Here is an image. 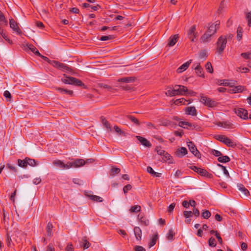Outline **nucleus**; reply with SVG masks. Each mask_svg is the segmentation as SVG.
Segmentation results:
<instances>
[{"label":"nucleus","instance_id":"obj_1","mask_svg":"<svg viewBox=\"0 0 251 251\" xmlns=\"http://www.w3.org/2000/svg\"><path fill=\"white\" fill-rule=\"evenodd\" d=\"M187 91V87L182 85H175L173 88H170L166 92L168 96L173 97L176 95H184Z\"/></svg>","mask_w":251,"mask_h":251},{"label":"nucleus","instance_id":"obj_2","mask_svg":"<svg viewBox=\"0 0 251 251\" xmlns=\"http://www.w3.org/2000/svg\"><path fill=\"white\" fill-rule=\"evenodd\" d=\"M227 43L226 36H221L217 42V50L219 54H221L224 50Z\"/></svg>","mask_w":251,"mask_h":251},{"label":"nucleus","instance_id":"obj_3","mask_svg":"<svg viewBox=\"0 0 251 251\" xmlns=\"http://www.w3.org/2000/svg\"><path fill=\"white\" fill-rule=\"evenodd\" d=\"M215 138L217 140L224 143L228 147H235L236 145L235 143L225 135H216L215 136Z\"/></svg>","mask_w":251,"mask_h":251},{"label":"nucleus","instance_id":"obj_4","mask_svg":"<svg viewBox=\"0 0 251 251\" xmlns=\"http://www.w3.org/2000/svg\"><path fill=\"white\" fill-rule=\"evenodd\" d=\"M50 64L53 67L64 72H71L72 69L68 66L56 61H52Z\"/></svg>","mask_w":251,"mask_h":251},{"label":"nucleus","instance_id":"obj_5","mask_svg":"<svg viewBox=\"0 0 251 251\" xmlns=\"http://www.w3.org/2000/svg\"><path fill=\"white\" fill-rule=\"evenodd\" d=\"M220 24V22L219 21H216L212 24H209L208 29L206 31L213 36L219 28Z\"/></svg>","mask_w":251,"mask_h":251},{"label":"nucleus","instance_id":"obj_6","mask_svg":"<svg viewBox=\"0 0 251 251\" xmlns=\"http://www.w3.org/2000/svg\"><path fill=\"white\" fill-rule=\"evenodd\" d=\"M234 111L241 119L243 120H248L249 119L248 111L245 109L242 108H234Z\"/></svg>","mask_w":251,"mask_h":251},{"label":"nucleus","instance_id":"obj_7","mask_svg":"<svg viewBox=\"0 0 251 251\" xmlns=\"http://www.w3.org/2000/svg\"><path fill=\"white\" fill-rule=\"evenodd\" d=\"M200 101L205 105L210 107L216 106L217 105V102L215 101L204 96L201 97Z\"/></svg>","mask_w":251,"mask_h":251},{"label":"nucleus","instance_id":"obj_8","mask_svg":"<svg viewBox=\"0 0 251 251\" xmlns=\"http://www.w3.org/2000/svg\"><path fill=\"white\" fill-rule=\"evenodd\" d=\"M196 30V26L195 25L192 26L188 30V35L192 42H194L195 39L197 37Z\"/></svg>","mask_w":251,"mask_h":251},{"label":"nucleus","instance_id":"obj_9","mask_svg":"<svg viewBox=\"0 0 251 251\" xmlns=\"http://www.w3.org/2000/svg\"><path fill=\"white\" fill-rule=\"evenodd\" d=\"M188 146L190 151L196 157H200V153L195 145L192 142H187Z\"/></svg>","mask_w":251,"mask_h":251},{"label":"nucleus","instance_id":"obj_10","mask_svg":"<svg viewBox=\"0 0 251 251\" xmlns=\"http://www.w3.org/2000/svg\"><path fill=\"white\" fill-rule=\"evenodd\" d=\"M193 67L195 70L196 74L201 77H204L202 68L201 67L199 63H195L193 65Z\"/></svg>","mask_w":251,"mask_h":251},{"label":"nucleus","instance_id":"obj_11","mask_svg":"<svg viewBox=\"0 0 251 251\" xmlns=\"http://www.w3.org/2000/svg\"><path fill=\"white\" fill-rule=\"evenodd\" d=\"M135 79L136 78L134 77H125L118 79L117 82L119 83L128 84L134 82Z\"/></svg>","mask_w":251,"mask_h":251},{"label":"nucleus","instance_id":"obj_12","mask_svg":"<svg viewBox=\"0 0 251 251\" xmlns=\"http://www.w3.org/2000/svg\"><path fill=\"white\" fill-rule=\"evenodd\" d=\"M244 90V87L241 85H239L234 87H231L227 90V92L233 94L236 93L242 92Z\"/></svg>","mask_w":251,"mask_h":251},{"label":"nucleus","instance_id":"obj_13","mask_svg":"<svg viewBox=\"0 0 251 251\" xmlns=\"http://www.w3.org/2000/svg\"><path fill=\"white\" fill-rule=\"evenodd\" d=\"M179 38L178 34H175L173 36H171L168 39V46L169 47L174 46L177 42Z\"/></svg>","mask_w":251,"mask_h":251},{"label":"nucleus","instance_id":"obj_14","mask_svg":"<svg viewBox=\"0 0 251 251\" xmlns=\"http://www.w3.org/2000/svg\"><path fill=\"white\" fill-rule=\"evenodd\" d=\"M212 36V34L206 31L201 37V42L203 43L209 42L211 40Z\"/></svg>","mask_w":251,"mask_h":251},{"label":"nucleus","instance_id":"obj_15","mask_svg":"<svg viewBox=\"0 0 251 251\" xmlns=\"http://www.w3.org/2000/svg\"><path fill=\"white\" fill-rule=\"evenodd\" d=\"M10 26L13 30L16 31L18 33H21V31L18 26L17 23L13 19H10L9 21Z\"/></svg>","mask_w":251,"mask_h":251},{"label":"nucleus","instance_id":"obj_16","mask_svg":"<svg viewBox=\"0 0 251 251\" xmlns=\"http://www.w3.org/2000/svg\"><path fill=\"white\" fill-rule=\"evenodd\" d=\"M192 60H189L185 63L181 65L176 70L177 73H181L185 71L191 64Z\"/></svg>","mask_w":251,"mask_h":251},{"label":"nucleus","instance_id":"obj_17","mask_svg":"<svg viewBox=\"0 0 251 251\" xmlns=\"http://www.w3.org/2000/svg\"><path fill=\"white\" fill-rule=\"evenodd\" d=\"M179 126L183 128H186L187 129H194L195 128L198 126H195L187 122H180Z\"/></svg>","mask_w":251,"mask_h":251},{"label":"nucleus","instance_id":"obj_18","mask_svg":"<svg viewBox=\"0 0 251 251\" xmlns=\"http://www.w3.org/2000/svg\"><path fill=\"white\" fill-rule=\"evenodd\" d=\"M136 138L143 146L149 148L151 147V143L149 141H148L146 138L140 136H137Z\"/></svg>","mask_w":251,"mask_h":251},{"label":"nucleus","instance_id":"obj_19","mask_svg":"<svg viewBox=\"0 0 251 251\" xmlns=\"http://www.w3.org/2000/svg\"><path fill=\"white\" fill-rule=\"evenodd\" d=\"M197 173L202 176H205L207 178L212 177V175L208 173L206 170L200 168L199 171Z\"/></svg>","mask_w":251,"mask_h":251},{"label":"nucleus","instance_id":"obj_20","mask_svg":"<svg viewBox=\"0 0 251 251\" xmlns=\"http://www.w3.org/2000/svg\"><path fill=\"white\" fill-rule=\"evenodd\" d=\"M134 233L136 239L138 241H140L142 239V231L139 227L136 226L134 228Z\"/></svg>","mask_w":251,"mask_h":251},{"label":"nucleus","instance_id":"obj_21","mask_svg":"<svg viewBox=\"0 0 251 251\" xmlns=\"http://www.w3.org/2000/svg\"><path fill=\"white\" fill-rule=\"evenodd\" d=\"M186 114L192 116L197 115V111L194 106L187 107L185 108Z\"/></svg>","mask_w":251,"mask_h":251},{"label":"nucleus","instance_id":"obj_22","mask_svg":"<svg viewBox=\"0 0 251 251\" xmlns=\"http://www.w3.org/2000/svg\"><path fill=\"white\" fill-rule=\"evenodd\" d=\"M71 79V85L78 86H84V84L80 80L73 77H72Z\"/></svg>","mask_w":251,"mask_h":251},{"label":"nucleus","instance_id":"obj_23","mask_svg":"<svg viewBox=\"0 0 251 251\" xmlns=\"http://www.w3.org/2000/svg\"><path fill=\"white\" fill-rule=\"evenodd\" d=\"M187 153V149L184 147H181V148L178 149L176 151V155L179 157L184 156Z\"/></svg>","mask_w":251,"mask_h":251},{"label":"nucleus","instance_id":"obj_24","mask_svg":"<svg viewBox=\"0 0 251 251\" xmlns=\"http://www.w3.org/2000/svg\"><path fill=\"white\" fill-rule=\"evenodd\" d=\"M162 155H163L162 159L164 161L166 162V161H168V163L170 164H173L174 163L173 159L172 158V157L168 152H166L165 151L164 153L162 154Z\"/></svg>","mask_w":251,"mask_h":251},{"label":"nucleus","instance_id":"obj_25","mask_svg":"<svg viewBox=\"0 0 251 251\" xmlns=\"http://www.w3.org/2000/svg\"><path fill=\"white\" fill-rule=\"evenodd\" d=\"M237 187L239 191H240L245 197H248L249 195V191L245 188V187L241 184H238Z\"/></svg>","mask_w":251,"mask_h":251},{"label":"nucleus","instance_id":"obj_26","mask_svg":"<svg viewBox=\"0 0 251 251\" xmlns=\"http://www.w3.org/2000/svg\"><path fill=\"white\" fill-rule=\"evenodd\" d=\"M73 163L74 167H79L83 166L86 162L82 159H77Z\"/></svg>","mask_w":251,"mask_h":251},{"label":"nucleus","instance_id":"obj_27","mask_svg":"<svg viewBox=\"0 0 251 251\" xmlns=\"http://www.w3.org/2000/svg\"><path fill=\"white\" fill-rule=\"evenodd\" d=\"M26 161L27 165H28L32 167H35L39 164V162L33 159H31L28 157H26Z\"/></svg>","mask_w":251,"mask_h":251},{"label":"nucleus","instance_id":"obj_28","mask_svg":"<svg viewBox=\"0 0 251 251\" xmlns=\"http://www.w3.org/2000/svg\"><path fill=\"white\" fill-rule=\"evenodd\" d=\"M55 89L57 91H58L59 92H60L62 94H66L72 96L73 94V92L72 90L65 89L61 88L60 87H56V88H55Z\"/></svg>","mask_w":251,"mask_h":251},{"label":"nucleus","instance_id":"obj_29","mask_svg":"<svg viewBox=\"0 0 251 251\" xmlns=\"http://www.w3.org/2000/svg\"><path fill=\"white\" fill-rule=\"evenodd\" d=\"M52 228L53 226L52 225L49 223L47 225L46 229H47V234L48 236L50 237L52 235Z\"/></svg>","mask_w":251,"mask_h":251},{"label":"nucleus","instance_id":"obj_30","mask_svg":"<svg viewBox=\"0 0 251 251\" xmlns=\"http://www.w3.org/2000/svg\"><path fill=\"white\" fill-rule=\"evenodd\" d=\"M52 164L56 167L63 169L64 163L60 160H55L52 162Z\"/></svg>","mask_w":251,"mask_h":251},{"label":"nucleus","instance_id":"obj_31","mask_svg":"<svg viewBox=\"0 0 251 251\" xmlns=\"http://www.w3.org/2000/svg\"><path fill=\"white\" fill-rule=\"evenodd\" d=\"M218 160L219 162L221 163H227L230 161L229 157L227 155L220 156L218 157Z\"/></svg>","mask_w":251,"mask_h":251},{"label":"nucleus","instance_id":"obj_32","mask_svg":"<svg viewBox=\"0 0 251 251\" xmlns=\"http://www.w3.org/2000/svg\"><path fill=\"white\" fill-rule=\"evenodd\" d=\"M157 238H158V234L157 233H156L153 235L151 240L150 242L149 243V246L150 248H151V247L153 246L156 244V242Z\"/></svg>","mask_w":251,"mask_h":251},{"label":"nucleus","instance_id":"obj_33","mask_svg":"<svg viewBox=\"0 0 251 251\" xmlns=\"http://www.w3.org/2000/svg\"><path fill=\"white\" fill-rule=\"evenodd\" d=\"M89 197L91 200L97 202H102L103 201V199L101 197L96 195H89Z\"/></svg>","mask_w":251,"mask_h":251},{"label":"nucleus","instance_id":"obj_34","mask_svg":"<svg viewBox=\"0 0 251 251\" xmlns=\"http://www.w3.org/2000/svg\"><path fill=\"white\" fill-rule=\"evenodd\" d=\"M141 207L140 205H136L131 207L129 211L131 213H136L141 210Z\"/></svg>","mask_w":251,"mask_h":251},{"label":"nucleus","instance_id":"obj_35","mask_svg":"<svg viewBox=\"0 0 251 251\" xmlns=\"http://www.w3.org/2000/svg\"><path fill=\"white\" fill-rule=\"evenodd\" d=\"M223 127L227 129L234 128L235 126L234 125L230 122H224Z\"/></svg>","mask_w":251,"mask_h":251},{"label":"nucleus","instance_id":"obj_36","mask_svg":"<svg viewBox=\"0 0 251 251\" xmlns=\"http://www.w3.org/2000/svg\"><path fill=\"white\" fill-rule=\"evenodd\" d=\"M18 166L22 168H26L27 167V163L26 161V158L24 160L19 159L18 160Z\"/></svg>","mask_w":251,"mask_h":251},{"label":"nucleus","instance_id":"obj_37","mask_svg":"<svg viewBox=\"0 0 251 251\" xmlns=\"http://www.w3.org/2000/svg\"><path fill=\"white\" fill-rule=\"evenodd\" d=\"M175 235V233L172 228H171L169 230L168 233L167 234V238L168 240L172 241L174 239V236Z\"/></svg>","mask_w":251,"mask_h":251},{"label":"nucleus","instance_id":"obj_38","mask_svg":"<svg viewBox=\"0 0 251 251\" xmlns=\"http://www.w3.org/2000/svg\"><path fill=\"white\" fill-rule=\"evenodd\" d=\"M117 86L125 90H128L131 88L129 85L126 83H120Z\"/></svg>","mask_w":251,"mask_h":251},{"label":"nucleus","instance_id":"obj_39","mask_svg":"<svg viewBox=\"0 0 251 251\" xmlns=\"http://www.w3.org/2000/svg\"><path fill=\"white\" fill-rule=\"evenodd\" d=\"M127 118L130 120L132 122H133L134 124L137 126L140 125V122L138 121V120L135 117H133L131 115H128L127 116Z\"/></svg>","mask_w":251,"mask_h":251},{"label":"nucleus","instance_id":"obj_40","mask_svg":"<svg viewBox=\"0 0 251 251\" xmlns=\"http://www.w3.org/2000/svg\"><path fill=\"white\" fill-rule=\"evenodd\" d=\"M187 101V100H185L184 98H181V99L176 100L175 101L174 103L175 104H187V103H186ZM189 103H190V102H189Z\"/></svg>","mask_w":251,"mask_h":251},{"label":"nucleus","instance_id":"obj_41","mask_svg":"<svg viewBox=\"0 0 251 251\" xmlns=\"http://www.w3.org/2000/svg\"><path fill=\"white\" fill-rule=\"evenodd\" d=\"M28 49L36 55H40V53L39 52L38 50L33 45H29L28 46Z\"/></svg>","mask_w":251,"mask_h":251},{"label":"nucleus","instance_id":"obj_42","mask_svg":"<svg viewBox=\"0 0 251 251\" xmlns=\"http://www.w3.org/2000/svg\"><path fill=\"white\" fill-rule=\"evenodd\" d=\"M201 215L204 219H207L210 217L211 213L209 211L207 210H203Z\"/></svg>","mask_w":251,"mask_h":251},{"label":"nucleus","instance_id":"obj_43","mask_svg":"<svg viewBox=\"0 0 251 251\" xmlns=\"http://www.w3.org/2000/svg\"><path fill=\"white\" fill-rule=\"evenodd\" d=\"M99 85L100 87L103 88V89H106L108 91H111L113 90V88L112 87H111L108 85L103 84V83H100L99 84Z\"/></svg>","mask_w":251,"mask_h":251},{"label":"nucleus","instance_id":"obj_44","mask_svg":"<svg viewBox=\"0 0 251 251\" xmlns=\"http://www.w3.org/2000/svg\"><path fill=\"white\" fill-rule=\"evenodd\" d=\"M205 69L210 73L213 72V69L210 62H207L205 65Z\"/></svg>","mask_w":251,"mask_h":251},{"label":"nucleus","instance_id":"obj_45","mask_svg":"<svg viewBox=\"0 0 251 251\" xmlns=\"http://www.w3.org/2000/svg\"><path fill=\"white\" fill-rule=\"evenodd\" d=\"M237 39L238 41H240L242 39V31L241 27H238L237 30Z\"/></svg>","mask_w":251,"mask_h":251},{"label":"nucleus","instance_id":"obj_46","mask_svg":"<svg viewBox=\"0 0 251 251\" xmlns=\"http://www.w3.org/2000/svg\"><path fill=\"white\" fill-rule=\"evenodd\" d=\"M208 244L209 246L215 247L216 246V242L215 239L213 237L210 238L208 241Z\"/></svg>","mask_w":251,"mask_h":251},{"label":"nucleus","instance_id":"obj_47","mask_svg":"<svg viewBox=\"0 0 251 251\" xmlns=\"http://www.w3.org/2000/svg\"><path fill=\"white\" fill-rule=\"evenodd\" d=\"M113 38L114 36L113 35L102 36L100 38V41H105L109 40H111Z\"/></svg>","mask_w":251,"mask_h":251},{"label":"nucleus","instance_id":"obj_48","mask_svg":"<svg viewBox=\"0 0 251 251\" xmlns=\"http://www.w3.org/2000/svg\"><path fill=\"white\" fill-rule=\"evenodd\" d=\"M210 153L215 156L220 157V156L222 155V153L220 151L216 150H212L210 151Z\"/></svg>","mask_w":251,"mask_h":251},{"label":"nucleus","instance_id":"obj_49","mask_svg":"<svg viewBox=\"0 0 251 251\" xmlns=\"http://www.w3.org/2000/svg\"><path fill=\"white\" fill-rule=\"evenodd\" d=\"M140 221L141 224H142L144 226H148L149 225L150 222H149V220H147L144 217H141L140 219Z\"/></svg>","mask_w":251,"mask_h":251},{"label":"nucleus","instance_id":"obj_50","mask_svg":"<svg viewBox=\"0 0 251 251\" xmlns=\"http://www.w3.org/2000/svg\"><path fill=\"white\" fill-rule=\"evenodd\" d=\"M3 96L5 98L8 99V100H7V101H11V95L8 91H5L3 93Z\"/></svg>","mask_w":251,"mask_h":251},{"label":"nucleus","instance_id":"obj_51","mask_svg":"<svg viewBox=\"0 0 251 251\" xmlns=\"http://www.w3.org/2000/svg\"><path fill=\"white\" fill-rule=\"evenodd\" d=\"M155 151L158 154L160 155H162V154L165 152V151L162 149V148L160 146H157L155 148Z\"/></svg>","mask_w":251,"mask_h":251},{"label":"nucleus","instance_id":"obj_52","mask_svg":"<svg viewBox=\"0 0 251 251\" xmlns=\"http://www.w3.org/2000/svg\"><path fill=\"white\" fill-rule=\"evenodd\" d=\"M183 214L186 219H188L192 217V211H184Z\"/></svg>","mask_w":251,"mask_h":251},{"label":"nucleus","instance_id":"obj_53","mask_svg":"<svg viewBox=\"0 0 251 251\" xmlns=\"http://www.w3.org/2000/svg\"><path fill=\"white\" fill-rule=\"evenodd\" d=\"M0 22L1 23V24H4L5 25L7 24V21L5 20V18L4 16V15L1 13V12L0 11Z\"/></svg>","mask_w":251,"mask_h":251},{"label":"nucleus","instance_id":"obj_54","mask_svg":"<svg viewBox=\"0 0 251 251\" xmlns=\"http://www.w3.org/2000/svg\"><path fill=\"white\" fill-rule=\"evenodd\" d=\"M241 55L245 59H251V53L250 52H245L241 53Z\"/></svg>","mask_w":251,"mask_h":251},{"label":"nucleus","instance_id":"obj_55","mask_svg":"<svg viewBox=\"0 0 251 251\" xmlns=\"http://www.w3.org/2000/svg\"><path fill=\"white\" fill-rule=\"evenodd\" d=\"M72 76L66 77L65 78H62V81L65 84H71V78Z\"/></svg>","mask_w":251,"mask_h":251},{"label":"nucleus","instance_id":"obj_56","mask_svg":"<svg viewBox=\"0 0 251 251\" xmlns=\"http://www.w3.org/2000/svg\"><path fill=\"white\" fill-rule=\"evenodd\" d=\"M131 188H132L131 185L130 184H127L124 187L123 191H124V193L126 194V193H127V192L129 190H131Z\"/></svg>","mask_w":251,"mask_h":251},{"label":"nucleus","instance_id":"obj_57","mask_svg":"<svg viewBox=\"0 0 251 251\" xmlns=\"http://www.w3.org/2000/svg\"><path fill=\"white\" fill-rule=\"evenodd\" d=\"M72 167H74L73 162H68L66 164L64 163L63 169H69Z\"/></svg>","mask_w":251,"mask_h":251},{"label":"nucleus","instance_id":"obj_58","mask_svg":"<svg viewBox=\"0 0 251 251\" xmlns=\"http://www.w3.org/2000/svg\"><path fill=\"white\" fill-rule=\"evenodd\" d=\"M237 71L238 72H241V73H246V72H249V69L247 68H246V67H244V68H238L237 69Z\"/></svg>","mask_w":251,"mask_h":251},{"label":"nucleus","instance_id":"obj_59","mask_svg":"<svg viewBox=\"0 0 251 251\" xmlns=\"http://www.w3.org/2000/svg\"><path fill=\"white\" fill-rule=\"evenodd\" d=\"M218 165L223 169V172L225 175H226L227 176H229V173L225 166L221 164H218Z\"/></svg>","mask_w":251,"mask_h":251},{"label":"nucleus","instance_id":"obj_60","mask_svg":"<svg viewBox=\"0 0 251 251\" xmlns=\"http://www.w3.org/2000/svg\"><path fill=\"white\" fill-rule=\"evenodd\" d=\"M102 123L107 128L110 129L111 127L109 123L107 122L106 120L103 119L102 120Z\"/></svg>","mask_w":251,"mask_h":251},{"label":"nucleus","instance_id":"obj_61","mask_svg":"<svg viewBox=\"0 0 251 251\" xmlns=\"http://www.w3.org/2000/svg\"><path fill=\"white\" fill-rule=\"evenodd\" d=\"M246 18L248 22L249 26H251V12H249L246 15Z\"/></svg>","mask_w":251,"mask_h":251},{"label":"nucleus","instance_id":"obj_62","mask_svg":"<svg viewBox=\"0 0 251 251\" xmlns=\"http://www.w3.org/2000/svg\"><path fill=\"white\" fill-rule=\"evenodd\" d=\"M65 250H66V251H74V248L73 247L72 244V243H69L67 245Z\"/></svg>","mask_w":251,"mask_h":251},{"label":"nucleus","instance_id":"obj_63","mask_svg":"<svg viewBox=\"0 0 251 251\" xmlns=\"http://www.w3.org/2000/svg\"><path fill=\"white\" fill-rule=\"evenodd\" d=\"M111 172L112 173H113V175H114V174H118L120 173V168H112L111 169Z\"/></svg>","mask_w":251,"mask_h":251},{"label":"nucleus","instance_id":"obj_64","mask_svg":"<svg viewBox=\"0 0 251 251\" xmlns=\"http://www.w3.org/2000/svg\"><path fill=\"white\" fill-rule=\"evenodd\" d=\"M135 251H146L145 248L140 246H136L135 247Z\"/></svg>","mask_w":251,"mask_h":251}]
</instances>
